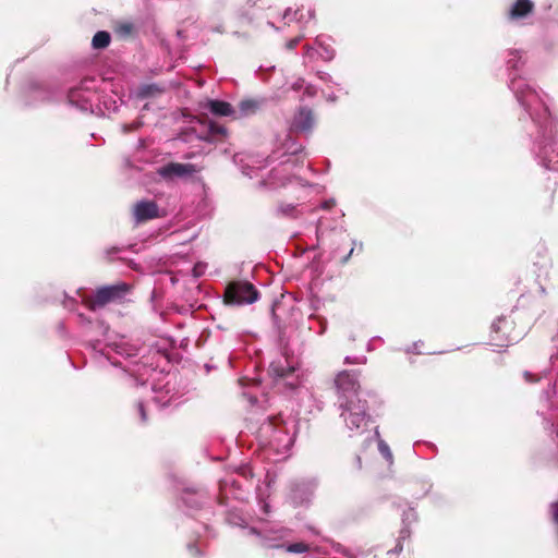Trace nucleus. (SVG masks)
Masks as SVG:
<instances>
[{
  "instance_id": "14",
  "label": "nucleus",
  "mask_w": 558,
  "mask_h": 558,
  "mask_svg": "<svg viewBox=\"0 0 558 558\" xmlns=\"http://www.w3.org/2000/svg\"><path fill=\"white\" fill-rule=\"evenodd\" d=\"M165 92L158 84H145L138 88L137 97L145 99L150 97H157Z\"/></svg>"
},
{
  "instance_id": "16",
  "label": "nucleus",
  "mask_w": 558,
  "mask_h": 558,
  "mask_svg": "<svg viewBox=\"0 0 558 558\" xmlns=\"http://www.w3.org/2000/svg\"><path fill=\"white\" fill-rule=\"evenodd\" d=\"M286 550L292 554H303L310 551V545L304 542H298L288 545L286 547Z\"/></svg>"
},
{
  "instance_id": "21",
  "label": "nucleus",
  "mask_w": 558,
  "mask_h": 558,
  "mask_svg": "<svg viewBox=\"0 0 558 558\" xmlns=\"http://www.w3.org/2000/svg\"><path fill=\"white\" fill-rule=\"evenodd\" d=\"M354 251H355V244L350 248L349 253H348L345 256H343V257H342L341 263H342V264L348 263V262H349V259H350V257H351V256H352V254L354 253Z\"/></svg>"
},
{
  "instance_id": "23",
  "label": "nucleus",
  "mask_w": 558,
  "mask_h": 558,
  "mask_svg": "<svg viewBox=\"0 0 558 558\" xmlns=\"http://www.w3.org/2000/svg\"><path fill=\"white\" fill-rule=\"evenodd\" d=\"M299 41H300L299 38H293L290 41H288L287 47L289 49H294L296 47V45L299 44Z\"/></svg>"
},
{
  "instance_id": "19",
  "label": "nucleus",
  "mask_w": 558,
  "mask_h": 558,
  "mask_svg": "<svg viewBox=\"0 0 558 558\" xmlns=\"http://www.w3.org/2000/svg\"><path fill=\"white\" fill-rule=\"evenodd\" d=\"M267 423H268L269 426L276 428L280 424H282V418L280 416H269L267 418Z\"/></svg>"
},
{
  "instance_id": "6",
  "label": "nucleus",
  "mask_w": 558,
  "mask_h": 558,
  "mask_svg": "<svg viewBox=\"0 0 558 558\" xmlns=\"http://www.w3.org/2000/svg\"><path fill=\"white\" fill-rule=\"evenodd\" d=\"M202 169V167L193 163L169 162L162 166L158 170V173L165 180H173L175 178L185 179L201 172Z\"/></svg>"
},
{
  "instance_id": "4",
  "label": "nucleus",
  "mask_w": 558,
  "mask_h": 558,
  "mask_svg": "<svg viewBox=\"0 0 558 558\" xmlns=\"http://www.w3.org/2000/svg\"><path fill=\"white\" fill-rule=\"evenodd\" d=\"M258 299V291L248 281H232L228 283L223 302L228 305L252 304Z\"/></svg>"
},
{
  "instance_id": "24",
  "label": "nucleus",
  "mask_w": 558,
  "mask_h": 558,
  "mask_svg": "<svg viewBox=\"0 0 558 558\" xmlns=\"http://www.w3.org/2000/svg\"><path fill=\"white\" fill-rule=\"evenodd\" d=\"M332 206H335V201H327L323 204V208L330 209Z\"/></svg>"
},
{
  "instance_id": "11",
  "label": "nucleus",
  "mask_w": 558,
  "mask_h": 558,
  "mask_svg": "<svg viewBox=\"0 0 558 558\" xmlns=\"http://www.w3.org/2000/svg\"><path fill=\"white\" fill-rule=\"evenodd\" d=\"M206 107L214 116L232 117L233 119L239 118L230 102L223 100H208Z\"/></svg>"
},
{
  "instance_id": "7",
  "label": "nucleus",
  "mask_w": 558,
  "mask_h": 558,
  "mask_svg": "<svg viewBox=\"0 0 558 558\" xmlns=\"http://www.w3.org/2000/svg\"><path fill=\"white\" fill-rule=\"evenodd\" d=\"M133 216L137 223L158 218L159 206L155 201H140L133 206Z\"/></svg>"
},
{
  "instance_id": "5",
  "label": "nucleus",
  "mask_w": 558,
  "mask_h": 558,
  "mask_svg": "<svg viewBox=\"0 0 558 558\" xmlns=\"http://www.w3.org/2000/svg\"><path fill=\"white\" fill-rule=\"evenodd\" d=\"M335 385L339 395V402L347 398L359 397L361 388L357 374L352 371H342L335 378Z\"/></svg>"
},
{
  "instance_id": "1",
  "label": "nucleus",
  "mask_w": 558,
  "mask_h": 558,
  "mask_svg": "<svg viewBox=\"0 0 558 558\" xmlns=\"http://www.w3.org/2000/svg\"><path fill=\"white\" fill-rule=\"evenodd\" d=\"M339 404L345 425L359 434L364 433L371 420L368 401L355 397L341 400Z\"/></svg>"
},
{
  "instance_id": "22",
  "label": "nucleus",
  "mask_w": 558,
  "mask_h": 558,
  "mask_svg": "<svg viewBox=\"0 0 558 558\" xmlns=\"http://www.w3.org/2000/svg\"><path fill=\"white\" fill-rule=\"evenodd\" d=\"M338 551L348 558H356V555L347 548L339 549Z\"/></svg>"
},
{
  "instance_id": "8",
  "label": "nucleus",
  "mask_w": 558,
  "mask_h": 558,
  "mask_svg": "<svg viewBox=\"0 0 558 558\" xmlns=\"http://www.w3.org/2000/svg\"><path fill=\"white\" fill-rule=\"evenodd\" d=\"M314 126V113L310 108L302 107L293 119V128L299 132H310Z\"/></svg>"
},
{
  "instance_id": "13",
  "label": "nucleus",
  "mask_w": 558,
  "mask_h": 558,
  "mask_svg": "<svg viewBox=\"0 0 558 558\" xmlns=\"http://www.w3.org/2000/svg\"><path fill=\"white\" fill-rule=\"evenodd\" d=\"M294 372V367L284 366L281 361H274L269 366V374L274 379L287 378Z\"/></svg>"
},
{
  "instance_id": "18",
  "label": "nucleus",
  "mask_w": 558,
  "mask_h": 558,
  "mask_svg": "<svg viewBox=\"0 0 558 558\" xmlns=\"http://www.w3.org/2000/svg\"><path fill=\"white\" fill-rule=\"evenodd\" d=\"M294 210V206L291 204H280L277 207V211L282 215H291Z\"/></svg>"
},
{
  "instance_id": "17",
  "label": "nucleus",
  "mask_w": 558,
  "mask_h": 558,
  "mask_svg": "<svg viewBox=\"0 0 558 558\" xmlns=\"http://www.w3.org/2000/svg\"><path fill=\"white\" fill-rule=\"evenodd\" d=\"M134 407H135V411L140 417L141 423H143V424L147 423V413H146L144 403L142 401H138L135 403Z\"/></svg>"
},
{
  "instance_id": "3",
  "label": "nucleus",
  "mask_w": 558,
  "mask_h": 558,
  "mask_svg": "<svg viewBox=\"0 0 558 558\" xmlns=\"http://www.w3.org/2000/svg\"><path fill=\"white\" fill-rule=\"evenodd\" d=\"M520 337L517 324L511 316H500L493 322L489 333V344L494 347H508Z\"/></svg>"
},
{
  "instance_id": "20",
  "label": "nucleus",
  "mask_w": 558,
  "mask_h": 558,
  "mask_svg": "<svg viewBox=\"0 0 558 558\" xmlns=\"http://www.w3.org/2000/svg\"><path fill=\"white\" fill-rule=\"evenodd\" d=\"M379 449H380V451H381L384 454H386L387 457H389V458L391 457V452H390V450H389V448H388V446H387L386 444L380 442V444H379Z\"/></svg>"
},
{
  "instance_id": "10",
  "label": "nucleus",
  "mask_w": 558,
  "mask_h": 558,
  "mask_svg": "<svg viewBox=\"0 0 558 558\" xmlns=\"http://www.w3.org/2000/svg\"><path fill=\"white\" fill-rule=\"evenodd\" d=\"M534 8L531 0H515L509 10L508 17L512 21L524 19L533 13Z\"/></svg>"
},
{
  "instance_id": "12",
  "label": "nucleus",
  "mask_w": 558,
  "mask_h": 558,
  "mask_svg": "<svg viewBox=\"0 0 558 558\" xmlns=\"http://www.w3.org/2000/svg\"><path fill=\"white\" fill-rule=\"evenodd\" d=\"M262 106V101L258 99H243L239 102L238 108L240 111L239 118L248 117L255 114Z\"/></svg>"
},
{
  "instance_id": "9",
  "label": "nucleus",
  "mask_w": 558,
  "mask_h": 558,
  "mask_svg": "<svg viewBox=\"0 0 558 558\" xmlns=\"http://www.w3.org/2000/svg\"><path fill=\"white\" fill-rule=\"evenodd\" d=\"M198 121L207 128V134L202 136L204 141L211 142L216 137H226L227 129L217 122L209 119L207 114H203L198 118Z\"/></svg>"
},
{
  "instance_id": "2",
  "label": "nucleus",
  "mask_w": 558,
  "mask_h": 558,
  "mask_svg": "<svg viewBox=\"0 0 558 558\" xmlns=\"http://www.w3.org/2000/svg\"><path fill=\"white\" fill-rule=\"evenodd\" d=\"M130 290V284L125 282L104 286L96 289L93 295L86 296L84 303L90 311H96L107 306L110 303H121Z\"/></svg>"
},
{
  "instance_id": "15",
  "label": "nucleus",
  "mask_w": 558,
  "mask_h": 558,
  "mask_svg": "<svg viewBox=\"0 0 558 558\" xmlns=\"http://www.w3.org/2000/svg\"><path fill=\"white\" fill-rule=\"evenodd\" d=\"M111 40L110 34L105 31L97 32L92 40L94 49H105L109 46Z\"/></svg>"
},
{
  "instance_id": "25",
  "label": "nucleus",
  "mask_w": 558,
  "mask_h": 558,
  "mask_svg": "<svg viewBox=\"0 0 558 558\" xmlns=\"http://www.w3.org/2000/svg\"><path fill=\"white\" fill-rule=\"evenodd\" d=\"M362 250H363V245H362V244H360V245H359V251L361 252Z\"/></svg>"
}]
</instances>
